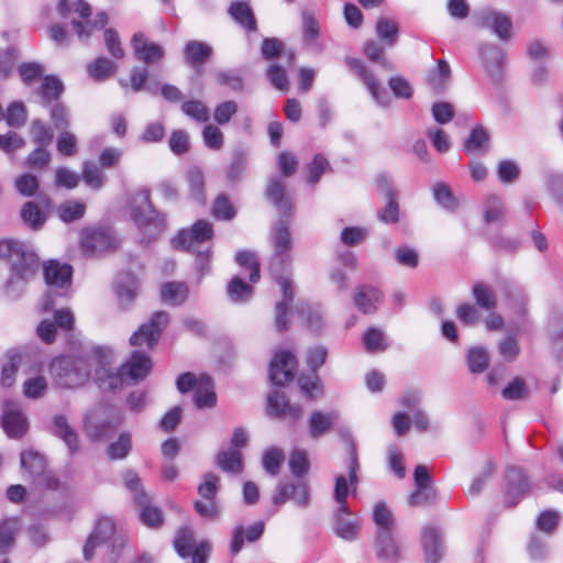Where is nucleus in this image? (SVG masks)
<instances>
[{
  "label": "nucleus",
  "instance_id": "obj_26",
  "mask_svg": "<svg viewBox=\"0 0 563 563\" xmlns=\"http://www.w3.org/2000/svg\"><path fill=\"white\" fill-rule=\"evenodd\" d=\"M73 268L68 264L49 261L44 265V278L49 287L65 290L71 284Z\"/></svg>",
  "mask_w": 563,
  "mask_h": 563
},
{
  "label": "nucleus",
  "instance_id": "obj_50",
  "mask_svg": "<svg viewBox=\"0 0 563 563\" xmlns=\"http://www.w3.org/2000/svg\"><path fill=\"white\" fill-rule=\"evenodd\" d=\"M473 297L476 303L487 311L494 310L497 306L494 291L484 283H475L473 285Z\"/></svg>",
  "mask_w": 563,
  "mask_h": 563
},
{
  "label": "nucleus",
  "instance_id": "obj_25",
  "mask_svg": "<svg viewBox=\"0 0 563 563\" xmlns=\"http://www.w3.org/2000/svg\"><path fill=\"white\" fill-rule=\"evenodd\" d=\"M266 198L277 208L282 218H290L292 203L286 194L285 185L275 178L269 179L265 190Z\"/></svg>",
  "mask_w": 563,
  "mask_h": 563
},
{
  "label": "nucleus",
  "instance_id": "obj_23",
  "mask_svg": "<svg viewBox=\"0 0 563 563\" xmlns=\"http://www.w3.org/2000/svg\"><path fill=\"white\" fill-rule=\"evenodd\" d=\"M267 410L271 416L287 417L298 420L302 416V409L299 405H291L287 401L284 393L274 390L267 398Z\"/></svg>",
  "mask_w": 563,
  "mask_h": 563
},
{
  "label": "nucleus",
  "instance_id": "obj_5",
  "mask_svg": "<svg viewBox=\"0 0 563 563\" xmlns=\"http://www.w3.org/2000/svg\"><path fill=\"white\" fill-rule=\"evenodd\" d=\"M48 371L59 387L76 388L89 378L91 365L86 357L63 355L51 361Z\"/></svg>",
  "mask_w": 563,
  "mask_h": 563
},
{
  "label": "nucleus",
  "instance_id": "obj_33",
  "mask_svg": "<svg viewBox=\"0 0 563 563\" xmlns=\"http://www.w3.org/2000/svg\"><path fill=\"white\" fill-rule=\"evenodd\" d=\"M82 246L92 252H103L117 247V240L108 229H93L84 239Z\"/></svg>",
  "mask_w": 563,
  "mask_h": 563
},
{
  "label": "nucleus",
  "instance_id": "obj_64",
  "mask_svg": "<svg viewBox=\"0 0 563 563\" xmlns=\"http://www.w3.org/2000/svg\"><path fill=\"white\" fill-rule=\"evenodd\" d=\"M489 136L485 129L482 126L475 128L468 139L464 142L465 152H474L484 150L488 143Z\"/></svg>",
  "mask_w": 563,
  "mask_h": 563
},
{
  "label": "nucleus",
  "instance_id": "obj_18",
  "mask_svg": "<svg viewBox=\"0 0 563 563\" xmlns=\"http://www.w3.org/2000/svg\"><path fill=\"white\" fill-rule=\"evenodd\" d=\"M153 363L147 353L135 350L130 357L121 364L122 373H124L129 383H139L144 380L152 369Z\"/></svg>",
  "mask_w": 563,
  "mask_h": 563
},
{
  "label": "nucleus",
  "instance_id": "obj_44",
  "mask_svg": "<svg viewBox=\"0 0 563 563\" xmlns=\"http://www.w3.org/2000/svg\"><path fill=\"white\" fill-rule=\"evenodd\" d=\"M64 90L63 82L55 76H45L38 88L43 106H48L52 101L57 100Z\"/></svg>",
  "mask_w": 563,
  "mask_h": 563
},
{
  "label": "nucleus",
  "instance_id": "obj_38",
  "mask_svg": "<svg viewBox=\"0 0 563 563\" xmlns=\"http://www.w3.org/2000/svg\"><path fill=\"white\" fill-rule=\"evenodd\" d=\"M21 467L30 478L35 479L45 472V461L42 455L35 451H24L21 453Z\"/></svg>",
  "mask_w": 563,
  "mask_h": 563
},
{
  "label": "nucleus",
  "instance_id": "obj_61",
  "mask_svg": "<svg viewBox=\"0 0 563 563\" xmlns=\"http://www.w3.org/2000/svg\"><path fill=\"white\" fill-rule=\"evenodd\" d=\"M433 197L435 201L448 210H454L459 202L452 194L450 187L443 183H438L433 187Z\"/></svg>",
  "mask_w": 563,
  "mask_h": 563
},
{
  "label": "nucleus",
  "instance_id": "obj_57",
  "mask_svg": "<svg viewBox=\"0 0 563 563\" xmlns=\"http://www.w3.org/2000/svg\"><path fill=\"white\" fill-rule=\"evenodd\" d=\"M504 216V206L499 197L490 195L484 203V220L486 223L499 222Z\"/></svg>",
  "mask_w": 563,
  "mask_h": 563
},
{
  "label": "nucleus",
  "instance_id": "obj_24",
  "mask_svg": "<svg viewBox=\"0 0 563 563\" xmlns=\"http://www.w3.org/2000/svg\"><path fill=\"white\" fill-rule=\"evenodd\" d=\"M339 418L338 412L330 411L323 412L320 410H314L308 418L307 429L308 434L311 439L318 440L329 432H331L333 426L335 424Z\"/></svg>",
  "mask_w": 563,
  "mask_h": 563
},
{
  "label": "nucleus",
  "instance_id": "obj_51",
  "mask_svg": "<svg viewBox=\"0 0 563 563\" xmlns=\"http://www.w3.org/2000/svg\"><path fill=\"white\" fill-rule=\"evenodd\" d=\"M466 358L468 369L474 374L483 373L489 364V354L482 346L470 349Z\"/></svg>",
  "mask_w": 563,
  "mask_h": 563
},
{
  "label": "nucleus",
  "instance_id": "obj_55",
  "mask_svg": "<svg viewBox=\"0 0 563 563\" xmlns=\"http://www.w3.org/2000/svg\"><path fill=\"white\" fill-rule=\"evenodd\" d=\"M297 310L301 316H306V324L312 331H318L322 328L323 316L319 307H312L308 303H299Z\"/></svg>",
  "mask_w": 563,
  "mask_h": 563
},
{
  "label": "nucleus",
  "instance_id": "obj_56",
  "mask_svg": "<svg viewBox=\"0 0 563 563\" xmlns=\"http://www.w3.org/2000/svg\"><path fill=\"white\" fill-rule=\"evenodd\" d=\"M363 343L366 351L371 353L385 351L387 349L385 335L377 328H371L364 333Z\"/></svg>",
  "mask_w": 563,
  "mask_h": 563
},
{
  "label": "nucleus",
  "instance_id": "obj_2",
  "mask_svg": "<svg viewBox=\"0 0 563 563\" xmlns=\"http://www.w3.org/2000/svg\"><path fill=\"white\" fill-rule=\"evenodd\" d=\"M0 258L10 264L8 286L30 282L40 267V258L33 247L18 240L0 241Z\"/></svg>",
  "mask_w": 563,
  "mask_h": 563
},
{
  "label": "nucleus",
  "instance_id": "obj_59",
  "mask_svg": "<svg viewBox=\"0 0 563 563\" xmlns=\"http://www.w3.org/2000/svg\"><path fill=\"white\" fill-rule=\"evenodd\" d=\"M30 134L32 141L36 143L38 146H46L51 144L53 140V132L49 126H47L41 120H34L30 126Z\"/></svg>",
  "mask_w": 563,
  "mask_h": 563
},
{
  "label": "nucleus",
  "instance_id": "obj_10",
  "mask_svg": "<svg viewBox=\"0 0 563 563\" xmlns=\"http://www.w3.org/2000/svg\"><path fill=\"white\" fill-rule=\"evenodd\" d=\"M111 356L112 352L109 349L98 346L92 350V357L98 363L96 382L99 388L104 391L120 389L124 384L129 383L124 373H122L121 366L117 371L109 366Z\"/></svg>",
  "mask_w": 563,
  "mask_h": 563
},
{
  "label": "nucleus",
  "instance_id": "obj_34",
  "mask_svg": "<svg viewBox=\"0 0 563 563\" xmlns=\"http://www.w3.org/2000/svg\"><path fill=\"white\" fill-rule=\"evenodd\" d=\"M264 532V523L262 521L255 522L252 526L244 529L243 526H239L234 529L231 540L230 550L233 555H236L244 545V540L249 542L257 541Z\"/></svg>",
  "mask_w": 563,
  "mask_h": 563
},
{
  "label": "nucleus",
  "instance_id": "obj_36",
  "mask_svg": "<svg viewBox=\"0 0 563 563\" xmlns=\"http://www.w3.org/2000/svg\"><path fill=\"white\" fill-rule=\"evenodd\" d=\"M216 464L223 472L239 474L243 471L242 453L239 450H221L217 454Z\"/></svg>",
  "mask_w": 563,
  "mask_h": 563
},
{
  "label": "nucleus",
  "instance_id": "obj_6",
  "mask_svg": "<svg viewBox=\"0 0 563 563\" xmlns=\"http://www.w3.org/2000/svg\"><path fill=\"white\" fill-rule=\"evenodd\" d=\"M123 482L139 508L141 521L150 528H159L163 523L162 510L152 504V498L144 492L139 475L133 471H126L123 474Z\"/></svg>",
  "mask_w": 563,
  "mask_h": 563
},
{
  "label": "nucleus",
  "instance_id": "obj_20",
  "mask_svg": "<svg viewBox=\"0 0 563 563\" xmlns=\"http://www.w3.org/2000/svg\"><path fill=\"white\" fill-rule=\"evenodd\" d=\"M2 428L10 438H21L27 430V420L19 406L7 401L2 415Z\"/></svg>",
  "mask_w": 563,
  "mask_h": 563
},
{
  "label": "nucleus",
  "instance_id": "obj_1",
  "mask_svg": "<svg viewBox=\"0 0 563 563\" xmlns=\"http://www.w3.org/2000/svg\"><path fill=\"white\" fill-rule=\"evenodd\" d=\"M358 467L356 446L355 443L351 441L347 463L349 478H346L345 475H338L334 486V499L339 504V508L334 515V531L338 537L346 541H353L357 538L361 525L360 519L351 514L346 504L349 488H351L353 494L356 492Z\"/></svg>",
  "mask_w": 563,
  "mask_h": 563
},
{
  "label": "nucleus",
  "instance_id": "obj_27",
  "mask_svg": "<svg viewBox=\"0 0 563 563\" xmlns=\"http://www.w3.org/2000/svg\"><path fill=\"white\" fill-rule=\"evenodd\" d=\"M421 543L426 563H438L442 559L444 548L438 529L426 527L422 532Z\"/></svg>",
  "mask_w": 563,
  "mask_h": 563
},
{
  "label": "nucleus",
  "instance_id": "obj_28",
  "mask_svg": "<svg viewBox=\"0 0 563 563\" xmlns=\"http://www.w3.org/2000/svg\"><path fill=\"white\" fill-rule=\"evenodd\" d=\"M52 432L66 444L70 454L79 452L78 433L65 416L57 415L54 417Z\"/></svg>",
  "mask_w": 563,
  "mask_h": 563
},
{
  "label": "nucleus",
  "instance_id": "obj_54",
  "mask_svg": "<svg viewBox=\"0 0 563 563\" xmlns=\"http://www.w3.org/2000/svg\"><path fill=\"white\" fill-rule=\"evenodd\" d=\"M284 459L285 455L283 451L278 448L273 446L264 452L262 465L266 473H268L272 476H276L279 473Z\"/></svg>",
  "mask_w": 563,
  "mask_h": 563
},
{
  "label": "nucleus",
  "instance_id": "obj_60",
  "mask_svg": "<svg viewBox=\"0 0 563 563\" xmlns=\"http://www.w3.org/2000/svg\"><path fill=\"white\" fill-rule=\"evenodd\" d=\"M183 112L189 118L198 122H207L209 120V110L200 100H188L181 104Z\"/></svg>",
  "mask_w": 563,
  "mask_h": 563
},
{
  "label": "nucleus",
  "instance_id": "obj_16",
  "mask_svg": "<svg viewBox=\"0 0 563 563\" xmlns=\"http://www.w3.org/2000/svg\"><path fill=\"white\" fill-rule=\"evenodd\" d=\"M297 368L296 357L286 351L276 353L269 364V379L276 386L291 382Z\"/></svg>",
  "mask_w": 563,
  "mask_h": 563
},
{
  "label": "nucleus",
  "instance_id": "obj_17",
  "mask_svg": "<svg viewBox=\"0 0 563 563\" xmlns=\"http://www.w3.org/2000/svg\"><path fill=\"white\" fill-rule=\"evenodd\" d=\"M286 501H292L300 508H307L310 503V493L306 483H280L277 486V493L273 496L275 506L284 505Z\"/></svg>",
  "mask_w": 563,
  "mask_h": 563
},
{
  "label": "nucleus",
  "instance_id": "obj_46",
  "mask_svg": "<svg viewBox=\"0 0 563 563\" xmlns=\"http://www.w3.org/2000/svg\"><path fill=\"white\" fill-rule=\"evenodd\" d=\"M21 362V355L15 350H10L7 353V362L2 364L1 369V385L3 387H11L15 382V375Z\"/></svg>",
  "mask_w": 563,
  "mask_h": 563
},
{
  "label": "nucleus",
  "instance_id": "obj_12",
  "mask_svg": "<svg viewBox=\"0 0 563 563\" xmlns=\"http://www.w3.org/2000/svg\"><path fill=\"white\" fill-rule=\"evenodd\" d=\"M174 548L179 556L192 558V563H206L211 547L207 541L196 543L194 531L189 527L180 528L174 540Z\"/></svg>",
  "mask_w": 563,
  "mask_h": 563
},
{
  "label": "nucleus",
  "instance_id": "obj_32",
  "mask_svg": "<svg viewBox=\"0 0 563 563\" xmlns=\"http://www.w3.org/2000/svg\"><path fill=\"white\" fill-rule=\"evenodd\" d=\"M383 298L382 291L373 286H361L354 294L353 301L363 313H374Z\"/></svg>",
  "mask_w": 563,
  "mask_h": 563
},
{
  "label": "nucleus",
  "instance_id": "obj_37",
  "mask_svg": "<svg viewBox=\"0 0 563 563\" xmlns=\"http://www.w3.org/2000/svg\"><path fill=\"white\" fill-rule=\"evenodd\" d=\"M188 296V286L180 282L165 283L161 288L162 300L170 306L181 305Z\"/></svg>",
  "mask_w": 563,
  "mask_h": 563
},
{
  "label": "nucleus",
  "instance_id": "obj_39",
  "mask_svg": "<svg viewBox=\"0 0 563 563\" xmlns=\"http://www.w3.org/2000/svg\"><path fill=\"white\" fill-rule=\"evenodd\" d=\"M85 429L89 438L101 439L110 432L112 424L99 411H92L85 419Z\"/></svg>",
  "mask_w": 563,
  "mask_h": 563
},
{
  "label": "nucleus",
  "instance_id": "obj_7",
  "mask_svg": "<svg viewBox=\"0 0 563 563\" xmlns=\"http://www.w3.org/2000/svg\"><path fill=\"white\" fill-rule=\"evenodd\" d=\"M289 218H282L272 229L271 243L273 254L269 260V272L276 274L291 267L292 238L288 227Z\"/></svg>",
  "mask_w": 563,
  "mask_h": 563
},
{
  "label": "nucleus",
  "instance_id": "obj_30",
  "mask_svg": "<svg viewBox=\"0 0 563 563\" xmlns=\"http://www.w3.org/2000/svg\"><path fill=\"white\" fill-rule=\"evenodd\" d=\"M213 49L205 42L191 40L185 44L184 58L192 68L198 69L211 57Z\"/></svg>",
  "mask_w": 563,
  "mask_h": 563
},
{
  "label": "nucleus",
  "instance_id": "obj_53",
  "mask_svg": "<svg viewBox=\"0 0 563 563\" xmlns=\"http://www.w3.org/2000/svg\"><path fill=\"white\" fill-rule=\"evenodd\" d=\"M82 178L86 185L95 190L101 189L106 184V175L100 167L91 162L84 163Z\"/></svg>",
  "mask_w": 563,
  "mask_h": 563
},
{
  "label": "nucleus",
  "instance_id": "obj_31",
  "mask_svg": "<svg viewBox=\"0 0 563 563\" xmlns=\"http://www.w3.org/2000/svg\"><path fill=\"white\" fill-rule=\"evenodd\" d=\"M479 54L489 76L498 80L505 58L504 51L495 44H484L479 48Z\"/></svg>",
  "mask_w": 563,
  "mask_h": 563
},
{
  "label": "nucleus",
  "instance_id": "obj_15",
  "mask_svg": "<svg viewBox=\"0 0 563 563\" xmlns=\"http://www.w3.org/2000/svg\"><path fill=\"white\" fill-rule=\"evenodd\" d=\"M344 60L350 70L353 71L366 86L373 99L378 104L387 107L390 101L388 93L379 86L377 79L367 69L365 64L361 59L350 56H346Z\"/></svg>",
  "mask_w": 563,
  "mask_h": 563
},
{
  "label": "nucleus",
  "instance_id": "obj_63",
  "mask_svg": "<svg viewBox=\"0 0 563 563\" xmlns=\"http://www.w3.org/2000/svg\"><path fill=\"white\" fill-rule=\"evenodd\" d=\"M289 468L294 476H303L309 470L307 452L299 449L294 450L289 457Z\"/></svg>",
  "mask_w": 563,
  "mask_h": 563
},
{
  "label": "nucleus",
  "instance_id": "obj_42",
  "mask_svg": "<svg viewBox=\"0 0 563 563\" xmlns=\"http://www.w3.org/2000/svg\"><path fill=\"white\" fill-rule=\"evenodd\" d=\"M216 394L211 379L208 375L199 376V385L195 393V405L197 408L213 407L216 404Z\"/></svg>",
  "mask_w": 563,
  "mask_h": 563
},
{
  "label": "nucleus",
  "instance_id": "obj_14",
  "mask_svg": "<svg viewBox=\"0 0 563 563\" xmlns=\"http://www.w3.org/2000/svg\"><path fill=\"white\" fill-rule=\"evenodd\" d=\"M474 19L476 26L490 30L501 41L510 40L512 21L507 13L486 8L476 12Z\"/></svg>",
  "mask_w": 563,
  "mask_h": 563
},
{
  "label": "nucleus",
  "instance_id": "obj_35",
  "mask_svg": "<svg viewBox=\"0 0 563 563\" xmlns=\"http://www.w3.org/2000/svg\"><path fill=\"white\" fill-rule=\"evenodd\" d=\"M139 290V280L131 273H122L118 276L115 291L122 305L133 301Z\"/></svg>",
  "mask_w": 563,
  "mask_h": 563
},
{
  "label": "nucleus",
  "instance_id": "obj_49",
  "mask_svg": "<svg viewBox=\"0 0 563 563\" xmlns=\"http://www.w3.org/2000/svg\"><path fill=\"white\" fill-rule=\"evenodd\" d=\"M21 218L23 222L33 230L42 228L46 220L43 211L33 201H27L23 205L21 209Z\"/></svg>",
  "mask_w": 563,
  "mask_h": 563
},
{
  "label": "nucleus",
  "instance_id": "obj_19",
  "mask_svg": "<svg viewBox=\"0 0 563 563\" xmlns=\"http://www.w3.org/2000/svg\"><path fill=\"white\" fill-rule=\"evenodd\" d=\"M376 184L379 191L387 199L386 206L377 213L378 219L384 223H396L399 219V206L393 183L386 175H379L376 178Z\"/></svg>",
  "mask_w": 563,
  "mask_h": 563
},
{
  "label": "nucleus",
  "instance_id": "obj_22",
  "mask_svg": "<svg viewBox=\"0 0 563 563\" xmlns=\"http://www.w3.org/2000/svg\"><path fill=\"white\" fill-rule=\"evenodd\" d=\"M374 548L376 556L386 563H397L400 560V545L393 532H376Z\"/></svg>",
  "mask_w": 563,
  "mask_h": 563
},
{
  "label": "nucleus",
  "instance_id": "obj_11",
  "mask_svg": "<svg viewBox=\"0 0 563 563\" xmlns=\"http://www.w3.org/2000/svg\"><path fill=\"white\" fill-rule=\"evenodd\" d=\"M169 322V316L165 311H156L152 318L143 323L130 338L133 346L152 350L158 342L164 328Z\"/></svg>",
  "mask_w": 563,
  "mask_h": 563
},
{
  "label": "nucleus",
  "instance_id": "obj_8",
  "mask_svg": "<svg viewBox=\"0 0 563 563\" xmlns=\"http://www.w3.org/2000/svg\"><path fill=\"white\" fill-rule=\"evenodd\" d=\"M131 214L134 222L140 228L148 230L152 238L158 235L165 229V219L154 210L148 189H140L133 195Z\"/></svg>",
  "mask_w": 563,
  "mask_h": 563
},
{
  "label": "nucleus",
  "instance_id": "obj_40",
  "mask_svg": "<svg viewBox=\"0 0 563 563\" xmlns=\"http://www.w3.org/2000/svg\"><path fill=\"white\" fill-rule=\"evenodd\" d=\"M451 78V68L445 59H439L437 67L428 74V84L435 91H443Z\"/></svg>",
  "mask_w": 563,
  "mask_h": 563
},
{
  "label": "nucleus",
  "instance_id": "obj_62",
  "mask_svg": "<svg viewBox=\"0 0 563 563\" xmlns=\"http://www.w3.org/2000/svg\"><path fill=\"white\" fill-rule=\"evenodd\" d=\"M86 211L85 203L77 201H67L58 207V216L64 222H73L84 217Z\"/></svg>",
  "mask_w": 563,
  "mask_h": 563
},
{
  "label": "nucleus",
  "instance_id": "obj_3",
  "mask_svg": "<svg viewBox=\"0 0 563 563\" xmlns=\"http://www.w3.org/2000/svg\"><path fill=\"white\" fill-rule=\"evenodd\" d=\"M213 236L212 224L207 220H198L190 229L181 230L173 244L176 249L196 253V267L200 275L210 272V249H201Z\"/></svg>",
  "mask_w": 563,
  "mask_h": 563
},
{
  "label": "nucleus",
  "instance_id": "obj_4",
  "mask_svg": "<svg viewBox=\"0 0 563 563\" xmlns=\"http://www.w3.org/2000/svg\"><path fill=\"white\" fill-rule=\"evenodd\" d=\"M58 12L64 19H69L71 13L78 15L77 19L70 20V25L78 38L84 42L88 41L95 31L103 29L108 23V14L104 11L98 12L91 19V7L85 0H77L71 4L67 0H59Z\"/></svg>",
  "mask_w": 563,
  "mask_h": 563
},
{
  "label": "nucleus",
  "instance_id": "obj_45",
  "mask_svg": "<svg viewBox=\"0 0 563 563\" xmlns=\"http://www.w3.org/2000/svg\"><path fill=\"white\" fill-rule=\"evenodd\" d=\"M235 262L240 267L250 272L249 279L251 283H257L261 278V265L254 252L240 251L235 254Z\"/></svg>",
  "mask_w": 563,
  "mask_h": 563
},
{
  "label": "nucleus",
  "instance_id": "obj_13",
  "mask_svg": "<svg viewBox=\"0 0 563 563\" xmlns=\"http://www.w3.org/2000/svg\"><path fill=\"white\" fill-rule=\"evenodd\" d=\"M271 275L282 288L283 299L276 303L275 322L277 330L283 332L288 329L287 314L289 312L290 305L292 303L295 296V287L290 278L291 267L284 268L278 274L271 272Z\"/></svg>",
  "mask_w": 563,
  "mask_h": 563
},
{
  "label": "nucleus",
  "instance_id": "obj_58",
  "mask_svg": "<svg viewBox=\"0 0 563 563\" xmlns=\"http://www.w3.org/2000/svg\"><path fill=\"white\" fill-rule=\"evenodd\" d=\"M376 33L387 45H394L397 42L398 25L393 20L380 18L376 24Z\"/></svg>",
  "mask_w": 563,
  "mask_h": 563
},
{
  "label": "nucleus",
  "instance_id": "obj_29",
  "mask_svg": "<svg viewBox=\"0 0 563 563\" xmlns=\"http://www.w3.org/2000/svg\"><path fill=\"white\" fill-rule=\"evenodd\" d=\"M131 45L136 58L146 64L155 63L164 56L163 47L156 43H147L143 33H135Z\"/></svg>",
  "mask_w": 563,
  "mask_h": 563
},
{
  "label": "nucleus",
  "instance_id": "obj_9",
  "mask_svg": "<svg viewBox=\"0 0 563 563\" xmlns=\"http://www.w3.org/2000/svg\"><path fill=\"white\" fill-rule=\"evenodd\" d=\"M115 526L111 518H100L93 531L88 537V540L84 547V556L86 560H91L95 553L96 547L111 540V561H115L119 558V552L124 545L122 537H114Z\"/></svg>",
  "mask_w": 563,
  "mask_h": 563
},
{
  "label": "nucleus",
  "instance_id": "obj_21",
  "mask_svg": "<svg viewBox=\"0 0 563 563\" xmlns=\"http://www.w3.org/2000/svg\"><path fill=\"white\" fill-rule=\"evenodd\" d=\"M506 486V503L508 506H515L521 497L529 489V483L521 468L509 466L505 474Z\"/></svg>",
  "mask_w": 563,
  "mask_h": 563
},
{
  "label": "nucleus",
  "instance_id": "obj_48",
  "mask_svg": "<svg viewBox=\"0 0 563 563\" xmlns=\"http://www.w3.org/2000/svg\"><path fill=\"white\" fill-rule=\"evenodd\" d=\"M373 520L377 527V532H382L383 530L393 532L395 527L394 516L385 503L378 501L374 506Z\"/></svg>",
  "mask_w": 563,
  "mask_h": 563
},
{
  "label": "nucleus",
  "instance_id": "obj_41",
  "mask_svg": "<svg viewBox=\"0 0 563 563\" xmlns=\"http://www.w3.org/2000/svg\"><path fill=\"white\" fill-rule=\"evenodd\" d=\"M230 15L249 32L256 31V21L252 9L246 2L236 1L229 8Z\"/></svg>",
  "mask_w": 563,
  "mask_h": 563
},
{
  "label": "nucleus",
  "instance_id": "obj_52",
  "mask_svg": "<svg viewBox=\"0 0 563 563\" xmlns=\"http://www.w3.org/2000/svg\"><path fill=\"white\" fill-rule=\"evenodd\" d=\"M117 66L106 57H99L87 66V71L96 80H102L115 73Z\"/></svg>",
  "mask_w": 563,
  "mask_h": 563
},
{
  "label": "nucleus",
  "instance_id": "obj_43",
  "mask_svg": "<svg viewBox=\"0 0 563 563\" xmlns=\"http://www.w3.org/2000/svg\"><path fill=\"white\" fill-rule=\"evenodd\" d=\"M186 180L189 187V196L192 200L203 205L206 201L205 179L200 168L191 167L186 174Z\"/></svg>",
  "mask_w": 563,
  "mask_h": 563
},
{
  "label": "nucleus",
  "instance_id": "obj_47",
  "mask_svg": "<svg viewBox=\"0 0 563 563\" xmlns=\"http://www.w3.org/2000/svg\"><path fill=\"white\" fill-rule=\"evenodd\" d=\"M253 287L240 276L232 277L227 287L228 296L233 302H246L253 296Z\"/></svg>",
  "mask_w": 563,
  "mask_h": 563
}]
</instances>
